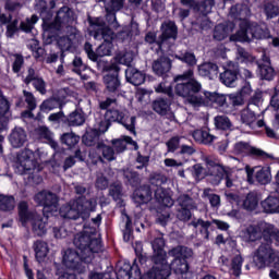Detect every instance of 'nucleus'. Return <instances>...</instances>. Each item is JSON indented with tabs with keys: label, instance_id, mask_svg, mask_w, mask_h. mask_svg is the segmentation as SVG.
Here are the masks:
<instances>
[{
	"label": "nucleus",
	"instance_id": "f257e3e1",
	"mask_svg": "<svg viewBox=\"0 0 279 279\" xmlns=\"http://www.w3.org/2000/svg\"><path fill=\"white\" fill-rule=\"evenodd\" d=\"M186 80H189L186 82ZM172 82H183L175 85V93L185 99L194 110L204 106H226V96L217 93L203 92L202 83L193 78V70H187L182 75L172 78Z\"/></svg>",
	"mask_w": 279,
	"mask_h": 279
},
{
	"label": "nucleus",
	"instance_id": "f03ea898",
	"mask_svg": "<svg viewBox=\"0 0 279 279\" xmlns=\"http://www.w3.org/2000/svg\"><path fill=\"white\" fill-rule=\"evenodd\" d=\"M74 245L78 251L73 248L64 251L62 263L68 269H72V271L84 274L88 269V265L95 259V256L99 252H102L104 246L101 245V241L92 240L89 235L84 233L74 236Z\"/></svg>",
	"mask_w": 279,
	"mask_h": 279
},
{
	"label": "nucleus",
	"instance_id": "7ed1b4c3",
	"mask_svg": "<svg viewBox=\"0 0 279 279\" xmlns=\"http://www.w3.org/2000/svg\"><path fill=\"white\" fill-rule=\"evenodd\" d=\"M252 16V11L247 4H236L230 9V17L240 21V29L230 36L232 43H252V40H263L269 38V29L266 24L258 25L256 22H250L247 17Z\"/></svg>",
	"mask_w": 279,
	"mask_h": 279
},
{
	"label": "nucleus",
	"instance_id": "20e7f679",
	"mask_svg": "<svg viewBox=\"0 0 279 279\" xmlns=\"http://www.w3.org/2000/svg\"><path fill=\"white\" fill-rule=\"evenodd\" d=\"M47 156L41 149H37L35 153L25 148L17 153L13 167L15 173L20 175H27L28 184H41L43 175H40V170L43 169V158Z\"/></svg>",
	"mask_w": 279,
	"mask_h": 279
},
{
	"label": "nucleus",
	"instance_id": "39448f33",
	"mask_svg": "<svg viewBox=\"0 0 279 279\" xmlns=\"http://www.w3.org/2000/svg\"><path fill=\"white\" fill-rule=\"evenodd\" d=\"M167 182V179L161 174H155L150 178V186L144 185L140 189H136L133 193L132 199L136 206H142V204H147L151 202V191L155 193V199L161 206L171 208L173 206V198L169 190H165L162 184Z\"/></svg>",
	"mask_w": 279,
	"mask_h": 279
},
{
	"label": "nucleus",
	"instance_id": "423d86ee",
	"mask_svg": "<svg viewBox=\"0 0 279 279\" xmlns=\"http://www.w3.org/2000/svg\"><path fill=\"white\" fill-rule=\"evenodd\" d=\"M75 23V13L69 7H62L54 19V22L50 24L49 29H54L56 32H71L69 36L59 37L57 45L64 53V51H74L75 41L77 40V31L71 25Z\"/></svg>",
	"mask_w": 279,
	"mask_h": 279
},
{
	"label": "nucleus",
	"instance_id": "0eeeda50",
	"mask_svg": "<svg viewBox=\"0 0 279 279\" xmlns=\"http://www.w3.org/2000/svg\"><path fill=\"white\" fill-rule=\"evenodd\" d=\"M205 163L208 169L209 182L213 186H219L225 182L227 189H236L241 184V170L221 165L219 159L206 157Z\"/></svg>",
	"mask_w": 279,
	"mask_h": 279
},
{
	"label": "nucleus",
	"instance_id": "6e6552de",
	"mask_svg": "<svg viewBox=\"0 0 279 279\" xmlns=\"http://www.w3.org/2000/svg\"><path fill=\"white\" fill-rule=\"evenodd\" d=\"M151 247L155 266L144 274L141 279H168L170 267L167 262V252H165V238L162 235L156 238L151 242Z\"/></svg>",
	"mask_w": 279,
	"mask_h": 279
},
{
	"label": "nucleus",
	"instance_id": "1a4fd4ad",
	"mask_svg": "<svg viewBox=\"0 0 279 279\" xmlns=\"http://www.w3.org/2000/svg\"><path fill=\"white\" fill-rule=\"evenodd\" d=\"M95 208H97L95 198L86 199V196H81L61 206L59 215L63 219H73L74 221L83 219V221H86Z\"/></svg>",
	"mask_w": 279,
	"mask_h": 279
},
{
	"label": "nucleus",
	"instance_id": "9d476101",
	"mask_svg": "<svg viewBox=\"0 0 279 279\" xmlns=\"http://www.w3.org/2000/svg\"><path fill=\"white\" fill-rule=\"evenodd\" d=\"M89 24L90 36H93L95 40H105L96 50L97 58L110 56L112 53V39L114 38V33L106 25V22H104V19L101 17L89 20Z\"/></svg>",
	"mask_w": 279,
	"mask_h": 279
},
{
	"label": "nucleus",
	"instance_id": "9b49d317",
	"mask_svg": "<svg viewBox=\"0 0 279 279\" xmlns=\"http://www.w3.org/2000/svg\"><path fill=\"white\" fill-rule=\"evenodd\" d=\"M19 217L22 226L24 228L27 223H32L33 233L36 236H45L48 230V221H49V214L43 216L38 215L36 211H29V205L27 202L23 201L17 205Z\"/></svg>",
	"mask_w": 279,
	"mask_h": 279
},
{
	"label": "nucleus",
	"instance_id": "f8f14e48",
	"mask_svg": "<svg viewBox=\"0 0 279 279\" xmlns=\"http://www.w3.org/2000/svg\"><path fill=\"white\" fill-rule=\"evenodd\" d=\"M134 58L132 53H118L114 57V62L109 66V71H113L112 73H108L104 76V84L106 85L107 90L109 93H117L121 86V81L119 80V64H124V66H130L132 64Z\"/></svg>",
	"mask_w": 279,
	"mask_h": 279
},
{
	"label": "nucleus",
	"instance_id": "ddd939ff",
	"mask_svg": "<svg viewBox=\"0 0 279 279\" xmlns=\"http://www.w3.org/2000/svg\"><path fill=\"white\" fill-rule=\"evenodd\" d=\"M168 255L174 258L169 265V276H171V271H174L177 276L189 274V262L186 259L193 256V250L186 246H175L168 252Z\"/></svg>",
	"mask_w": 279,
	"mask_h": 279
},
{
	"label": "nucleus",
	"instance_id": "4468645a",
	"mask_svg": "<svg viewBox=\"0 0 279 279\" xmlns=\"http://www.w3.org/2000/svg\"><path fill=\"white\" fill-rule=\"evenodd\" d=\"M253 260L258 269H263L274 263L275 269L279 271V252L274 251L269 242L260 244L254 254Z\"/></svg>",
	"mask_w": 279,
	"mask_h": 279
},
{
	"label": "nucleus",
	"instance_id": "2eb2a0df",
	"mask_svg": "<svg viewBox=\"0 0 279 279\" xmlns=\"http://www.w3.org/2000/svg\"><path fill=\"white\" fill-rule=\"evenodd\" d=\"M272 230L271 223L259 222L257 225L242 226L240 230V238L245 243H254L265 238V232Z\"/></svg>",
	"mask_w": 279,
	"mask_h": 279
},
{
	"label": "nucleus",
	"instance_id": "dca6fc26",
	"mask_svg": "<svg viewBox=\"0 0 279 279\" xmlns=\"http://www.w3.org/2000/svg\"><path fill=\"white\" fill-rule=\"evenodd\" d=\"M161 32L162 34L160 35V43H157V48L155 50L157 53L161 51V53H169L171 51V45H169L170 40H175L178 38V26L175 25V22L167 21L163 22L161 25Z\"/></svg>",
	"mask_w": 279,
	"mask_h": 279
},
{
	"label": "nucleus",
	"instance_id": "f3484780",
	"mask_svg": "<svg viewBox=\"0 0 279 279\" xmlns=\"http://www.w3.org/2000/svg\"><path fill=\"white\" fill-rule=\"evenodd\" d=\"M213 223L218 228V230H229L230 225L226 221L214 219L213 221H206L202 218H194L190 226H193L196 230V234H199L205 241L210 240V230H214Z\"/></svg>",
	"mask_w": 279,
	"mask_h": 279
},
{
	"label": "nucleus",
	"instance_id": "a211bd4d",
	"mask_svg": "<svg viewBox=\"0 0 279 279\" xmlns=\"http://www.w3.org/2000/svg\"><path fill=\"white\" fill-rule=\"evenodd\" d=\"M34 202L44 207V215L58 213V195L51 191L43 190L35 194Z\"/></svg>",
	"mask_w": 279,
	"mask_h": 279
},
{
	"label": "nucleus",
	"instance_id": "6ab92c4d",
	"mask_svg": "<svg viewBox=\"0 0 279 279\" xmlns=\"http://www.w3.org/2000/svg\"><path fill=\"white\" fill-rule=\"evenodd\" d=\"M99 154H102V158H105V160H109V162L117 158L112 147L106 146L105 144H98L96 149H92L89 151V158L94 165L102 161L101 155Z\"/></svg>",
	"mask_w": 279,
	"mask_h": 279
},
{
	"label": "nucleus",
	"instance_id": "aec40b11",
	"mask_svg": "<svg viewBox=\"0 0 279 279\" xmlns=\"http://www.w3.org/2000/svg\"><path fill=\"white\" fill-rule=\"evenodd\" d=\"M239 80V64L229 62L228 68L220 73V82L228 86L229 88H234L236 86V81Z\"/></svg>",
	"mask_w": 279,
	"mask_h": 279
},
{
	"label": "nucleus",
	"instance_id": "412c9836",
	"mask_svg": "<svg viewBox=\"0 0 279 279\" xmlns=\"http://www.w3.org/2000/svg\"><path fill=\"white\" fill-rule=\"evenodd\" d=\"M181 3L182 5L191 8L194 12L203 14V16L210 14V12H213V8H215V0H203L201 3L195 0H181Z\"/></svg>",
	"mask_w": 279,
	"mask_h": 279
},
{
	"label": "nucleus",
	"instance_id": "4be33fe9",
	"mask_svg": "<svg viewBox=\"0 0 279 279\" xmlns=\"http://www.w3.org/2000/svg\"><path fill=\"white\" fill-rule=\"evenodd\" d=\"M259 69L260 76L263 80L271 81L276 75V70L271 66V59L267 56V52H263L259 60L255 63Z\"/></svg>",
	"mask_w": 279,
	"mask_h": 279
},
{
	"label": "nucleus",
	"instance_id": "5701e85b",
	"mask_svg": "<svg viewBox=\"0 0 279 279\" xmlns=\"http://www.w3.org/2000/svg\"><path fill=\"white\" fill-rule=\"evenodd\" d=\"M246 174L250 184H254V182H258V184H269V182H271V172L267 168L257 170L254 177V170L246 167Z\"/></svg>",
	"mask_w": 279,
	"mask_h": 279
},
{
	"label": "nucleus",
	"instance_id": "b1692460",
	"mask_svg": "<svg viewBox=\"0 0 279 279\" xmlns=\"http://www.w3.org/2000/svg\"><path fill=\"white\" fill-rule=\"evenodd\" d=\"M233 154L245 158V156H263V150L254 148L247 142H238L233 146Z\"/></svg>",
	"mask_w": 279,
	"mask_h": 279
},
{
	"label": "nucleus",
	"instance_id": "393cba45",
	"mask_svg": "<svg viewBox=\"0 0 279 279\" xmlns=\"http://www.w3.org/2000/svg\"><path fill=\"white\" fill-rule=\"evenodd\" d=\"M153 71L159 77H169L167 73L171 71V59L168 57H160L153 62Z\"/></svg>",
	"mask_w": 279,
	"mask_h": 279
},
{
	"label": "nucleus",
	"instance_id": "a878e982",
	"mask_svg": "<svg viewBox=\"0 0 279 279\" xmlns=\"http://www.w3.org/2000/svg\"><path fill=\"white\" fill-rule=\"evenodd\" d=\"M153 109L157 114L167 117L170 121L173 119V112H171V100L165 98H157L153 102Z\"/></svg>",
	"mask_w": 279,
	"mask_h": 279
},
{
	"label": "nucleus",
	"instance_id": "bb28decb",
	"mask_svg": "<svg viewBox=\"0 0 279 279\" xmlns=\"http://www.w3.org/2000/svg\"><path fill=\"white\" fill-rule=\"evenodd\" d=\"M9 141L12 147L19 149L27 143V132L21 126H15L9 136Z\"/></svg>",
	"mask_w": 279,
	"mask_h": 279
},
{
	"label": "nucleus",
	"instance_id": "cd10ccee",
	"mask_svg": "<svg viewBox=\"0 0 279 279\" xmlns=\"http://www.w3.org/2000/svg\"><path fill=\"white\" fill-rule=\"evenodd\" d=\"M223 267H227L228 271L233 276H241V269L243 267V257L236 255L231 262L227 257H221Z\"/></svg>",
	"mask_w": 279,
	"mask_h": 279
},
{
	"label": "nucleus",
	"instance_id": "c85d7f7f",
	"mask_svg": "<svg viewBox=\"0 0 279 279\" xmlns=\"http://www.w3.org/2000/svg\"><path fill=\"white\" fill-rule=\"evenodd\" d=\"M234 23L227 22L225 24H218L214 29V38L215 40H226L232 32H234Z\"/></svg>",
	"mask_w": 279,
	"mask_h": 279
},
{
	"label": "nucleus",
	"instance_id": "c756f323",
	"mask_svg": "<svg viewBox=\"0 0 279 279\" xmlns=\"http://www.w3.org/2000/svg\"><path fill=\"white\" fill-rule=\"evenodd\" d=\"M260 206L267 215H279V197L269 195L262 201Z\"/></svg>",
	"mask_w": 279,
	"mask_h": 279
},
{
	"label": "nucleus",
	"instance_id": "7c9ffc66",
	"mask_svg": "<svg viewBox=\"0 0 279 279\" xmlns=\"http://www.w3.org/2000/svg\"><path fill=\"white\" fill-rule=\"evenodd\" d=\"M35 133L37 135V138L39 141H44L45 143H48L52 149H58V142L53 141V132L49 130L47 126H38L35 130Z\"/></svg>",
	"mask_w": 279,
	"mask_h": 279
},
{
	"label": "nucleus",
	"instance_id": "2f4dec72",
	"mask_svg": "<svg viewBox=\"0 0 279 279\" xmlns=\"http://www.w3.org/2000/svg\"><path fill=\"white\" fill-rule=\"evenodd\" d=\"M33 250L35 252L37 263H45V259L49 254V244L43 240H37L33 244Z\"/></svg>",
	"mask_w": 279,
	"mask_h": 279
},
{
	"label": "nucleus",
	"instance_id": "473e14b6",
	"mask_svg": "<svg viewBox=\"0 0 279 279\" xmlns=\"http://www.w3.org/2000/svg\"><path fill=\"white\" fill-rule=\"evenodd\" d=\"M132 269H134V266H132L129 262H124V264L116 271L109 269V274L111 279H130L132 278Z\"/></svg>",
	"mask_w": 279,
	"mask_h": 279
},
{
	"label": "nucleus",
	"instance_id": "72a5a7b5",
	"mask_svg": "<svg viewBox=\"0 0 279 279\" xmlns=\"http://www.w3.org/2000/svg\"><path fill=\"white\" fill-rule=\"evenodd\" d=\"M125 77L130 84H133V86H141V84L145 83V74L132 66H129L125 70Z\"/></svg>",
	"mask_w": 279,
	"mask_h": 279
},
{
	"label": "nucleus",
	"instance_id": "f704fd0d",
	"mask_svg": "<svg viewBox=\"0 0 279 279\" xmlns=\"http://www.w3.org/2000/svg\"><path fill=\"white\" fill-rule=\"evenodd\" d=\"M92 227H88V223L84 225V231L81 232L82 234H85L86 236H90L92 241H101L98 238H94L93 235L95 234V232H97V228H99V226H101V215H97L95 218H92ZM77 233V234H81Z\"/></svg>",
	"mask_w": 279,
	"mask_h": 279
},
{
	"label": "nucleus",
	"instance_id": "c9c22d12",
	"mask_svg": "<svg viewBox=\"0 0 279 279\" xmlns=\"http://www.w3.org/2000/svg\"><path fill=\"white\" fill-rule=\"evenodd\" d=\"M112 145L117 154L123 153L128 148V145H133L135 149H138V144L130 136H124L123 140H113Z\"/></svg>",
	"mask_w": 279,
	"mask_h": 279
},
{
	"label": "nucleus",
	"instance_id": "e433bc0d",
	"mask_svg": "<svg viewBox=\"0 0 279 279\" xmlns=\"http://www.w3.org/2000/svg\"><path fill=\"white\" fill-rule=\"evenodd\" d=\"M258 194L250 192L243 199L242 207L244 210L252 213L258 208Z\"/></svg>",
	"mask_w": 279,
	"mask_h": 279
},
{
	"label": "nucleus",
	"instance_id": "4c0bfd02",
	"mask_svg": "<svg viewBox=\"0 0 279 279\" xmlns=\"http://www.w3.org/2000/svg\"><path fill=\"white\" fill-rule=\"evenodd\" d=\"M217 73H219V66L215 63L207 62L198 65V74L202 77H209L211 80L213 75H217Z\"/></svg>",
	"mask_w": 279,
	"mask_h": 279
},
{
	"label": "nucleus",
	"instance_id": "58836bf2",
	"mask_svg": "<svg viewBox=\"0 0 279 279\" xmlns=\"http://www.w3.org/2000/svg\"><path fill=\"white\" fill-rule=\"evenodd\" d=\"M192 136L196 143H202L203 145H210L215 141V136L208 131L196 130L192 133Z\"/></svg>",
	"mask_w": 279,
	"mask_h": 279
},
{
	"label": "nucleus",
	"instance_id": "ea45409f",
	"mask_svg": "<svg viewBox=\"0 0 279 279\" xmlns=\"http://www.w3.org/2000/svg\"><path fill=\"white\" fill-rule=\"evenodd\" d=\"M236 60L238 62H240L241 64H256V62H258V60H256V57L250 54V52H247L245 49L238 47L236 49Z\"/></svg>",
	"mask_w": 279,
	"mask_h": 279
},
{
	"label": "nucleus",
	"instance_id": "a19ab883",
	"mask_svg": "<svg viewBox=\"0 0 279 279\" xmlns=\"http://www.w3.org/2000/svg\"><path fill=\"white\" fill-rule=\"evenodd\" d=\"M128 110L108 109L105 113V119L111 123H123V118Z\"/></svg>",
	"mask_w": 279,
	"mask_h": 279
},
{
	"label": "nucleus",
	"instance_id": "79ce46f5",
	"mask_svg": "<svg viewBox=\"0 0 279 279\" xmlns=\"http://www.w3.org/2000/svg\"><path fill=\"white\" fill-rule=\"evenodd\" d=\"M16 206V199H14V196H8L0 194V210L3 213H10L14 210Z\"/></svg>",
	"mask_w": 279,
	"mask_h": 279
},
{
	"label": "nucleus",
	"instance_id": "37998d69",
	"mask_svg": "<svg viewBox=\"0 0 279 279\" xmlns=\"http://www.w3.org/2000/svg\"><path fill=\"white\" fill-rule=\"evenodd\" d=\"M240 119L241 122L244 123V125H248V128H254V123H256V113L250 109V107L243 109L240 112Z\"/></svg>",
	"mask_w": 279,
	"mask_h": 279
},
{
	"label": "nucleus",
	"instance_id": "c03bdc74",
	"mask_svg": "<svg viewBox=\"0 0 279 279\" xmlns=\"http://www.w3.org/2000/svg\"><path fill=\"white\" fill-rule=\"evenodd\" d=\"M120 125H123L130 134H133L136 136V117H130L128 111L124 112V117L122 118V122H120Z\"/></svg>",
	"mask_w": 279,
	"mask_h": 279
},
{
	"label": "nucleus",
	"instance_id": "a18cd8bd",
	"mask_svg": "<svg viewBox=\"0 0 279 279\" xmlns=\"http://www.w3.org/2000/svg\"><path fill=\"white\" fill-rule=\"evenodd\" d=\"M185 141V136L175 135L167 141L166 147L170 154L178 151L182 147V143Z\"/></svg>",
	"mask_w": 279,
	"mask_h": 279
},
{
	"label": "nucleus",
	"instance_id": "49530a36",
	"mask_svg": "<svg viewBox=\"0 0 279 279\" xmlns=\"http://www.w3.org/2000/svg\"><path fill=\"white\" fill-rule=\"evenodd\" d=\"M173 81H163L159 83L157 86H155V92L167 95L169 99H173Z\"/></svg>",
	"mask_w": 279,
	"mask_h": 279
},
{
	"label": "nucleus",
	"instance_id": "de8ad7c7",
	"mask_svg": "<svg viewBox=\"0 0 279 279\" xmlns=\"http://www.w3.org/2000/svg\"><path fill=\"white\" fill-rule=\"evenodd\" d=\"M174 58L177 60H180L184 64H187V66H195V64H197V57H195V53L191 51H185L180 54H175Z\"/></svg>",
	"mask_w": 279,
	"mask_h": 279
},
{
	"label": "nucleus",
	"instance_id": "09e8293b",
	"mask_svg": "<svg viewBox=\"0 0 279 279\" xmlns=\"http://www.w3.org/2000/svg\"><path fill=\"white\" fill-rule=\"evenodd\" d=\"M85 121L86 118L84 117V113L80 111H73L68 117V124L73 128L84 125Z\"/></svg>",
	"mask_w": 279,
	"mask_h": 279
},
{
	"label": "nucleus",
	"instance_id": "8fccbe9b",
	"mask_svg": "<svg viewBox=\"0 0 279 279\" xmlns=\"http://www.w3.org/2000/svg\"><path fill=\"white\" fill-rule=\"evenodd\" d=\"M210 189H205L203 195L209 199L211 208L219 209V206H221V197L217 194L210 193Z\"/></svg>",
	"mask_w": 279,
	"mask_h": 279
},
{
	"label": "nucleus",
	"instance_id": "3c124183",
	"mask_svg": "<svg viewBox=\"0 0 279 279\" xmlns=\"http://www.w3.org/2000/svg\"><path fill=\"white\" fill-rule=\"evenodd\" d=\"M38 23L37 15H32V17L26 19L25 21L21 22L20 28L22 32H25L26 34H29L32 29H34V25Z\"/></svg>",
	"mask_w": 279,
	"mask_h": 279
},
{
	"label": "nucleus",
	"instance_id": "603ef678",
	"mask_svg": "<svg viewBox=\"0 0 279 279\" xmlns=\"http://www.w3.org/2000/svg\"><path fill=\"white\" fill-rule=\"evenodd\" d=\"M125 0H109L105 7L106 12H119L123 10Z\"/></svg>",
	"mask_w": 279,
	"mask_h": 279
},
{
	"label": "nucleus",
	"instance_id": "864d4df0",
	"mask_svg": "<svg viewBox=\"0 0 279 279\" xmlns=\"http://www.w3.org/2000/svg\"><path fill=\"white\" fill-rule=\"evenodd\" d=\"M195 151L196 149L193 145V142L185 137V141H183L181 144L180 154H182L183 156H193Z\"/></svg>",
	"mask_w": 279,
	"mask_h": 279
},
{
	"label": "nucleus",
	"instance_id": "5fc2aeb1",
	"mask_svg": "<svg viewBox=\"0 0 279 279\" xmlns=\"http://www.w3.org/2000/svg\"><path fill=\"white\" fill-rule=\"evenodd\" d=\"M61 141L68 147H75L80 143V136L75 135L74 133H64L61 136Z\"/></svg>",
	"mask_w": 279,
	"mask_h": 279
},
{
	"label": "nucleus",
	"instance_id": "6e6d98bb",
	"mask_svg": "<svg viewBox=\"0 0 279 279\" xmlns=\"http://www.w3.org/2000/svg\"><path fill=\"white\" fill-rule=\"evenodd\" d=\"M123 177L129 182V184H131V186H136L137 184H141V178L138 177V173L130 169L123 170Z\"/></svg>",
	"mask_w": 279,
	"mask_h": 279
},
{
	"label": "nucleus",
	"instance_id": "4d7b16f0",
	"mask_svg": "<svg viewBox=\"0 0 279 279\" xmlns=\"http://www.w3.org/2000/svg\"><path fill=\"white\" fill-rule=\"evenodd\" d=\"M215 125L218 130H230L232 128V122L226 116H217L215 118Z\"/></svg>",
	"mask_w": 279,
	"mask_h": 279
},
{
	"label": "nucleus",
	"instance_id": "13d9d810",
	"mask_svg": "<svg viewBox=\"0 0 279 279\" xmlns=\"http://www.w3.org/2000/svg\"><path fill=\"white\" fill-rule=\"evenodd\" d=\"M60 106V101L56 98H50L47 100H44L40 105L41 112H51V110H56Z\"/></svg>",
	"mask_w": 279,
	"mask_h": 279
},
{
	"label": "nucleus",
	"instance_id": "bf43d9fd",
	"mask_svg": "<svg viewBox=\"0 0 279 279\" xmlns=\"http://www.w3.org/2000/svg\"><path fill=\"white\" fill-rule=\"evenodd\" d=\"M191 173L194 180H202L205 175L210 178V175H208V170H204V167H202L199 163H196L191 168Z\"/></svg>",
	"mask_w": 279,
	"mask_h": 279
},
{
	"label": "nucleus",
	"instance_id": "052dcab7",
	"mask_svg": "<svg viewBox=\"0 0 279 279\" xmlns=\"http://www.w3.org/2000/svg\"><path fill=\"white\" fill-rule=\"evenodd\" d=\"M264 12L267 19H276V16H279V7L271 2H267L264 5Z\"/></svg>",
	"mask_w": 279,
	"mask_h": 279
},
{
	"label": "nucleus",
	"instance_id": "680f3d73",
	"mask_svg": "<svg viewBox=\"0 0 279 279\" xmlns=\"http://www.w3.org/2000/svg\"><path fill=\"white\" fill-rule=\"evenodd\" d=\"M35 5L43 19H51V12L49 11V8H47V2L45 0H36Z\"/></svg>",
	"mask_w": 279,
	"mask_h": 279
},
{
	"label": "nucleus",
	"instance_id": "e2e57ef3",
	"mask_svg": "<svg viewBox=\"0 0 279 279\" xmlns=\"http://www.w3.org/2000/svg\"><path fill=\"white\" fill-rule=\"evenodd\" d=\"M178 204L179 206H181V208H187V209L195 208V203L193 202V198H191L186 194L180 195L178 197Z\"/></svg>",
	"mask_w": 279,
	"mask_h": 279
},
{
	"label": "nucleus",
	"instance_id": "0e129e2a",
	"mask_svg": "<svg viewBox=\"0 0 279 279\" xmlns=\"http://www.w3.org/2000/svg\"><path fill=\"white\" fill-rule=\"evenodd\" d=\"M271 230L270 231H264V239L265 241L269 244L271 241H277L279 243V230L271 225Z\"/></svg>",
	"mask_w": 279,
	"mask_h": 279
},
{
	"label": "nucleus",
	"instance_id": "69168bd1",
	"mask_svg": "<svg viewBox=\"0 0 279 279\" xmlns=\"http://www.w3.org/2000/svg\"><path fill=\"white\" fill-rule=\"evenodd\" d=\"M32 84L37 93H40V95L47 94V83L45 82V80H43V77H36Z\"/></svg>",
	"mask_w": 279,
	"mask_h": 279
},
{
	"label": "nucleus",
	"instance_id": "338daca9",
	"mask_svg": "<svg viewBox=\"0 0 279 279\" xmlns=\"http://www.w3.org/2000/svg\"><path fill=\"white\" fill-rule=\"evenodd\" d=\"M8 119L10 117V102H8V99L5 97L0 96V119Z\"/></svg>",
	"mask_w": 279,
	"mask_h": 279
},
{
	"label": "nucleus",
	"instance_id": "774afa93",
	"mask_svg": "<svg viewBox=\"0 0 279 279\" xmlns=\"http://www.w3.org/2000/svg\"><path fill=\"white\" fill-rule=\"evenodd\" d=\"M14 61L12 64V71L13 73H20L21 69H23V64H25V59L22 54H13Z\"/></svg>",
	"mask_w": 279,
	"mask_h": 279
}]
</instances>
